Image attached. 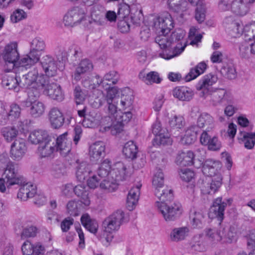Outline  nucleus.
<instances>
[{
    "label": "nucleus",
    "instance_id": "obj_6",
    "mask_svg": "<svg viewBox=\"0 0 255 255\" xmlns=\"http://www.w3.org/2000/svg\"><path fill=\"white\" fill-rule=\"evenodd\" d=\"M0 56L5 63L6 66L9 67L5 70L10 71L16 65V62L19 59L20 55L18 51V44L15 41L10 42L5 45Z\"/></svg>",
    "mask_w": 255,
    "mask_h": 255
},
{
    "label": "nucleus",
    "instance_id": "obj_35",
    "mask_svg": "<svg viewBox=\"0 0 255 255\" xmlns=\"http://www.w3.org/2000/svg\"><path fill=\"white\" fill-rule=\"evenodd\" d=\"M195 10V18L199 23L203 22L206 17V6L203 0H198Z\"/></svg>",
    "mask_w": 255,
    "mask_h": 255
},
{
    "label": "nucleus",
    "instance_id": "obj_30",
    "mask_svg": "<svg viewBox=\"0 0 255 255\" xmlns=\"http://www.w3.org/2000/svg\"><path fill=\"white\" fill-rule=\"evenodd\" d=\"M119 186V182L115 178L111 177V174L109 176L104 178L100 183V188L101 190L106 192H113L116 191Z\"/></svg>",
    "mask_w": 255,
    "mask_h": 255
},
{
    "label": "nucleus",
    "instance_id": "obj_54",
    "mask_svg": "<svg viewBox=\"0 0 255 255\" xmlns=\"http://www.w3.org/2000/svg\"><path fill=\"white\" fill-rule=\"evenodd\" d=\"M221 235L223 237L222 240H224V242L231 243L235 240L236 233L232 228L227 229H224L221 232Z\"/></svg>",
    "mask_w": 255,
    "mask_h": 255
},
{
    "label": "nucleus",
    "instance_id": "obj_33",
    "mask_svg": "<svg viewBox=\"0 0 255 255\" xmlns=\"http://www.w3.org/2000/svg\"><path fill=\"white\" fill-rule=\"evenodd\" d=\"M138 77L147 85H151L154 83L159 84L161 81L158 73L155 71H151L146 74L144 71H141L139 73Z\"/></svg>",
    "mask_w": 255,
    "mask_h": 255
},
{
    "label": "nucleus",
    "instance_id": "obj_50",
    "mask_svg": "<svg viewBox=\"0 0 255 255\" xmlns=\"http://www.w3.org/2000/svg\"><path fill=\"white\" fill-rule=\"evenodd\" d=\"M169 125L171 128H182L185 126V121L182 116L175 115L169 120Z\"/></svg>",
    "mask_w": 255,
    "mask_h": 255
},
{
    "label": "nucleus",
    "instance_id": "obj_37",
    "mask_svg": "<svg viewBox=\"0 0 255 255\" xmlns=\"http://www.w3.org/2000/svg\"><path fill=\"white\" fill-rule=\"evenodd\" d=\"M169 8L176 13L182 12L187 9L188 3L185 0H168Z\"/></svg>",
    "mask_w": 255,
    "mask_h": 255
},
{
    "label": "nucleus",
    "instance_id": "obj_60",
    "mask_svg": "<svg viewBox=\"0 0 255 255\" xmlns=\"http://www.w3.org/2000/svg\"><path fill=\"white\" fill-rule=\"evenodd\" d=\"M70 12L76 25L80 23L84 18V13L82 12L78 7L70 10Z\"/></svg>",
    "mask_w": 255,
    "mask_h": 255
},
{
    "label": "nucleus",
    "instance_id": "obj_1",
    "mask_svg": "<svg viewBox=\"0 0 255 255\" xmlns=\"http://www.w3.org/2000/svg\"><path fill=\"white\" fill-rule=\"evenodd\" d=\"M185 31L182 29L175 30L170 36L168 33H160L155 38V42L160 48L165 49L159 54V56L166 60L180 55L187 45V41L184 39Z\"/></svg>",
    "mask_w": 255,
    "mask_h": 255
},
{
    "label": "nucleus",
    "instance_id": "obj_14",
    "mask_svg": "<svg viewBox=\"0 0 255 255\" xmlns=\"http://www.w3.org/2000/svg\"><path fill=\"white\" fill-rule=\"evenodd\" d=\"M106 145L101 141H96L90 145L89 155L93 162H97L106 154Z\"/></svg>",
    "mask_w": 255,
    "mask_h": 255
},
{
    "label": "nucleus",
    "instance_id": "obj_59",
    "mask_svg": "<svg viewBox=\"0 0 255 255\" xmlns=\"http://www.w3.org/2000/svg\"><path fill=\"white\" fill-rule=\"evenodd\" d=\"M206 233V236L211 241L218 242L222 240L221 232H219L215 229H208Z\"/></svg>",
    "mask_w": 255,
    "mask_h": 255
},
{
    "label": "nucleus",
    "instance_id": "obj_18",
    "mask_svg": "<svg viewBox=\"0 0 255 255\" xmlns=\"http://www.w3.org/2000/svg\"><path fill=\"white\" fill-rule=\"evenodd\" d=\"M75 170L77 179L82 182L93 171V168L86 162L77 160L75 163Z\"/></svg>",
    "mask_w": 255,
    "mask_h": 255
},
{
    "label": "nucleus",
    "instance_id": "obj_32",
    "mask_svg": "<svg viewBox=\"0 0 255 255\" xmlns=\"http://www.w3.org/2000/svg\"><path fill=\"white\" fill-rule=\"evenodd\" d=\"M49 119L53 128H60L64 123V119L62 113L56 108L50 111Z\"/></svg>",
    "mask_w": 255,
    "mask_h": 255
},
{
    "label": "nucleus",
    "instance_id": "obj_52",
    "mask_svg": "<svg viewBox=\"0 0 255 255\" xmlns=\"http://www.w3.org/2000/svg\"><path fill=\"white\" fill-rule=\"evenodd\" d=\"M245 28L243 27V25L241 24L240 22H237L234 25L230 27V29H228L230 34L233 36L236 37L239 35L242 34L244 33L245 35L247 36V32L245 31Z\"/></svg>",
    "mask_w": 255,
    "mask_h": 255
},
{
    "label": "nucleus",
    "instance_id": "obj_44",
    "mask_svg": "<svg viewBox=\"0 0 255 255\" xmlns=\"http://www.w3.org/2000/svg\"><path fill=\"white\" fill-rule=\"evenodd\" d=\"M102 87L107 91V95L105 98L106 101H115V97L118 92L116 87H112L111 83H107L105 81H103Z\"/></svg>",
    "mask_w": 255,
    "mask_h": 255
},
{
    "label": "nucleus",
    "instance_id": "obj_17",
    "mask_svg": "<svg viewBox=\"0 0 255 255\" xmlns=\"http://www.w3.org/2000/svg\"><path fill=\"white\" fill-rule=\"evenodd\" d=\"M41 66L48 77H53L57 73V66L56 61L49 55L43 56L40 60Z\"/></svg>",
    "mask_w": 255,
    "mask_h": 255
},
{
    "label": "nucleus",
    "instance_id": "obj_53",
    "mask_svg": "<svg viewBox=\"0 0 255 255\" xmlns=\"http://www.w3.org/2000/svg\"><path fill=\"white\" fill-rule=\"evenodd\" d=\"M1 133L5 139L10 142L17 136L18 130L17 128H2Z\"/></svg>",
    "mask_w": 255,
    "mask_h": 255
},
{
    "label": "nucleus",
    "instance_id": "obj_45",
    "mask_svg": "<svg viewBox=\"0 0 255 255\" xmlns=\"http://www.w3.org/2000/svg\"><path fill=\"white\" fill-rule=\"evenodd\" d=\"M164 176L161 169H157L154 174L152 179V185L155 190L163 188L164 186Z\"/></svg>",
    "mask_w": 255,
    "mask_h": 255
},
{
    "label": "nucleus",
    "instance_id": "obj_46",
    "mask_svg": "<svg viewBox=\"0 0 255 255\" xmlns=\"http://www.w3.org/2000/svg\"><path fill=\"white\" fill-rule=\"evenodd\" d=\"M245 31L247 32V36L249 37V39L254 41V42L250 43L251 50L253 54H255V22L246 25Z\"/></svg>",
    "mask_w": 255,
    "mask_h": 255
},
{
    "label": "nucleus",
    "instance_id": "obj_29",
    "mask_svg": "<svg viewBox=\"0 0 255 255\" xmlns=\"http://www.w3.org/2000/svg\"><path fill=\"white\" fill-rule=\"evenodd\" d=\"M36 192V187L31 184H26L21 187L17 193V198L22 201H26L34 196Z\"/></svg>",
    "mask_w": 255,
    "mask_h": 255
},
{
    "label": "nucleus",
    "instance_id": "obj_12",
    "mask_svg": "<svg viewBox=\"0 0 255 255\" xmlns=\"http://www.w3.org/2000/svg\"><path fill=\"white\" fill-rule=\"evenodd\" d=\"M154 138L152 140L154 146L171 145L172 139L167 128H153Z\"/></svg>",
    "mask_w": 255,
    "mask_h": 255
},
{
    "label": "nucleus",
    "instance_id": "obj_42",
    "mask_svg": "<svg viewBox=\"0 0 255 255\" xmlns=\"http://www.w3.org/2000/svg\"><path fill=\"white\" fill-rule=\"evenodd\" d=\"M175 162L183 167L190 165L191 163V152L188 151L179 153L176 158Z\"/></svg>",
    "mask_w": 255,
    "mask_h": 255
},
{
    "label": "nucleus",
    "instance_id": "obj_9",
    "mask_svg": "<svg viewBox=\"0 0 255 255\" xmlns=\"http://www.w3.org/2000/svg\"><path fill=\"white\" fill-rule=\"evenodd\" d=\"M153 26L159 33H168L174 27V22L170 13L165 12L154 19Z\"/></svg>",
    "mask_w": 255,
    "mask_h": 255
},
{
    "label": "nucleus",
    "instance_id": "obj_41",
    "mask_svg": "<svg viewBox=\"0 0 255 255\" xmlns=\"http://www.w3.org/2000/svg\"><path fill=\"white\" fill-rule=\"evenodd\" d=\"M221 74L229 79H234L237 77V72L234 65L230 63L223 65L220 70Z\"/></svg>",
    "mask_w": 255,
    "mask_h": 255
},
{
    "label": "nucleus",
    "instance_id": "obj_28",
    "mask_svg": "<svg viewBox=\"0 0 255 255\" xmlns=\"http://www.w3.org/2000/svg\"><path fill=\"white\" fill-rule=\"evenodd\" d=\"M111 161L106 159L98 166L97 168H93V171L101 179L105 178L109 176L112 170Z\"/></svg>",
    "mask_w": 255,
    "mask_h": 255
},
{
    "label": "nucleus",
    "instance_id": "obj_43",
    "mask_svg": "<svg viewBox=\"0 0 255 255\" xmlns=\"http://www.w3.org/2000/svg\"><path fill=\"white\" fill-rule=\"evenodd\" d=\"M227 94V92L223 89H218L213 92L210 94L211 101L214 106H217L225 100V97Z\"/></svg>",
    "mask_w": 255,
    "mask_h": 255
},
{
    "label": "nucleus",
    "instance_id": "obj_21",
    "mask_svg": "<svg viewBox=\"0 0 255 255\" xmlns=\"http://www.w3.org/2000/svg\"><path fill=\"white\" fill-rule=\"evenodd\" d=\"M93 69L92 62L88 59H83L76 68L73 76L74 80L77 81L80 80L82 74L89 73Z\"/></svg>",
    "mask_w": 255,
    "mask_h": 255
},
{
    "label": "nucleus",
    "instance_id": "obj_23",
    "mask_svg": "<svg viewBox=\"0 0 255 255\" xmlns=\"http://www.w3.org/2000/svg\"><path fill=\"white\" fill-rule=\"evenodd\" d=\"M218 80V77L216 74L209 73L205 75L196 85V88L198 90H203L204 95L208 93V88L215 84Z\"/></svg>",
    "mask_w": 255,
    "mask_h": 255
},
{
    "label": "nucleus",
    "instance_id": "obj_26",
    "mask_svg": "<svg viewBox=\"0 0 255 255\" xmlns=\"http://www.w3.org/2000/svg\"><path fill=\"white\" fill-rule=\"evenodd\" d=\"M20 80V79H18L15 74L9 75L3 78L2 84L8 89L18 92L19 90V87H22Z\"/></svg>",
    "mask_w": 255,
    "mask_h": 255
},
{
    "label": "nucleus",
    "instance_id": "obj_38",
    "mask_svg": "<svg viewBox=\"0 0 255 255\" xmlns=\"http://www.w3.org/2000/svg\"><path fill=\"white\" fill-rule=\"evenodd\" d=\"M73 191L77 196L80 197L81 202L85 206L90 204V200L89 197L88 191L86 190V187L84 185L79 184L73 188Z\"/></svg>",
    "mask_w": 255,
    "mask_h": 255
},
{
    "label": "nucleus",
    "instance_id": "obj_5",
    "mask_svg": "<svg viewBox=\"0 0 255 255\" xmlns=\"http://www.w3.org/2000/svg\"><path fill=\"white\" fill-rule=\"evenodd\" d=\"M125 213L118 210L107 217L103 222L102 227L105 240L103 242L106 246H108L113 239L112 234L118 231L121 226L127 221Z\"/></svg>",
    "mask_w": 255,
    "mask_h": 255
},
{
    "label": "nucleus",
    "instance_id": "obj_51",
    "mask_svg": "<svg viewBox=\"0 0 255 255\" xmlns=\"http://www.w3.org/2000/svg\"><path fill=\"white\" fill-rule=\"evenodd\" d=\"M240 54L241 57L245 58H248L253 54L251 50L250 43L244 41L241 43L239 46Z\"/></svg>",
    "mask_w": 255,
    "mask_h": 255
},
{
    "label": "nucleus",
    "instance_id": "obj_55",
    "mask_svg": "<svg viewBox=\"0 0 255 255\" xmlns=\"http://www.w3.org/2000/svg\"><path fill=\"white\" fill-rule=\"evenodd\" d=\"M87 185L91 189H95L100 186L101 178L97 176L96 173L93 171L88 176Z\"/></svg>",
    "mask_w": 255,
    "mask_h": 255
},
{
    "label": "nucleus",
    "instance_id": "obj_48",
    "mask_svg": "<svg viewBox=\"0 0 255 255\" xmlns=\"http://www.w3.org/2000/svg\"><path fill=\"white\" fill-rule=\"evenodd\" d=\"M213 122V118L207 113H203L198 118L197 121L198 128L209 127Z\"/></svg>",
    "mask_w": 255,
    "mask_h": 255
},
{
    "label": "nucleus",
    "instance_id": "obj_20",
    "mask_svg": "<svg viewBox=\"0 0 255 255\" xmlns=\"http://www.w3.org/2000/svg\"><path fill=\"white\" fill-rule=\"evenodd\" d=\"M141 186V184H138L132 187L128 192L127 198V206L129 211L133 210L137 204Z\"/></svg>",
    "mask_w": 255,
    "mask_h": 255
},
{
    "label": "nucleus",
    "instance_id": "obj_34",
    "mask_svg": "<svg viewBox=\"0 0 255 255\" xmlns=\"http://www.w3.org/2000/svg\"><path fill=\"white\" fill-rule=\"evenodd\" d=\"M40 59L29 52L27 54L23 56L16 62L15 67H24L26 68L37 63Z\"/></svg>",
    "mask_w": 255,
    "mask_h": 255
},
{
    "label": "nucleus",
    "instance_id": "obj_27",
    "mask_svg": "<svg viewBox=\"0 0 255 255\" xmlns=\"http://www.w3.org/2000/svg\"><path fill=\"white\" fill-rule=\"evenodd\" d=\"M45 43L42 38L39 37L34 38L30 42V51L39 59L45 48Z\"/></svg>",
    "mask_w": 255,
    "mask_h": 255
},
{
    "label": "nucleus",
    "instance_id": "obj_36",
    "mask_svg": "<svg viewBox=\"0 0 255 255\" xmlns=\"http://www.w3.org/2000/svg\"><path fill=\"white\" fill-rule=\"evenodd\" d=\"M174 97L182 101H190L191 97L190 88L186 87H177L173 90Z\"/></svg>",
    "mask_w": 255,
    "mask_h": 255
},
{
    "label": "nucleus",
    "instance_id": "obj_25",
    "mask_svg": "<svg viewBox=\"0 0 255 255\" xmlns=\"http://www.w3.org/2000/svg\"><path fill=\"white\" fill-rule=\"evenodd\" d=\"M240 143H243L248 149H252L255 145V132L241 131L238 135Z\"/></svg>",
    "mask_w": 255,
    "mask_h": 255
},
{
    "label": "nucleus",
    "instance_id": "obj_8",
    "mask_svg": "<svg viewBox=\"0 0 255 255\" xmlns=\"http://www.w3.org/2000/svg\"><path fill=\"white\" fill-rule=\"evenodd\" d=\"M232 201L231 199H228L226 201H223L222 197L215 199L209 209L208 213L209 218L217 219L220 224L224 219L225 210L227 204L230 205Z\"/></svg>",
    "mask_w": 255,
    "mask_h": 255
},
{
    "label": "nucleus",
    "instance_id": "obj_31",
    "mask_svg": "<svg viewBox=\"0 0 255 255\" xmlns=\"http://www.w3.org/2000/svg\"><path fill=\"white\" fill-rule=\"evenodd\" d=\"M81 222L83 226L90 232L96 234L99 228L98 222L90 217L87 213L84 214L81 217Z\"/></svg>",
    "mask_w": 255,
    "mask_h": 255
},
{
    "label": "nucleus",
    "instance_id": "obj_64",
    "mask_svg": "<svg viewBox=\"0 0 255 255\" xmlns=\"http://www.w3.org/2000/svg\"><path fill=\"white\" fill-rule=\"evenodd\" d=\"M207 145L208 149L212 151L219 150L221 147V142L218 140V137L215 136L211 138L209 143Z\"/></svg>",
    "mask_w": 255,
    "mask_h": 255
},
{
    "label": "nucleus",
    "instance_id": "obj_47",
    "mask_svg": "<svg viewBox=\"0 0 255 255\" xmlns=\"http://www.w3.org/2000/svg\"><path fill=\"white\" fill-rule=\"evenodd\" d=\"M45 107L43 103L36 100L30 108V113L34 117H38L44 112Z\"/></svg>",
    "mask_w": 255,
    "mask_h": 255
},
{
    "label": "nucleus",
    "instance_id": "obj_19",
    "mask_svg": "<svg viewBox=\"0 0 255 255\" xmlns=\"http://www.w3.org/2000/svg\"><path fill=\"white\" fill-rule=\"evenodd\" d=\"M66 132L57 137L55 142L56 152L58 151L63 156L67 155L71 150V142L68 141Z\"/></svg>",
    "mask_w": 255,
    "mask_h": 255
},
{
    "label": "nucleus",
    "instance_id": "obj_61",
    "mask_svg": "<svg viewBox=\"0 0 255 255\" xmlns=\"http://www.w3.org/2000/svg\"><path fill=\"white\" fill-rule=\"evenodd\" d=\"M207 68V65L204 62L199 63L194 69H192V80L203 74Z\"/></svg>",
    "mask_w": 255,
    "mask_h": 255
},
{
    "label": "nucleus",
    "instance_id": "obj_16",
    "mask_svg": "<svg viewBox=\"0 0 255 255\" xmlns=\"http://www.w3.org/2000/svg\"><path fill=\"white\" fill-rule=\"evenodd\" d=\"M43 90L45 94L53 100L61 102L64 99V94L61 91V87L56 83H50L47 80L46 86Z\"/></svg>",
    "mask_w": 255,
    "mask_h": 255
},
{
    "label": "nucleus",
    "instance_id": "obj_58",
    "mask_svg": "<svg viewBox=\"0 0 255 255\" xmlns=\"http://www.w3.org/2000/svg\"><path fill=\"white\" fill-rule=\"evenodd\" d=\"M134 98L132 95H123L121 97V106L123 110L132 108Z\"/></svg>",
    "mask_w": 255,
    "mask_h": 255
},
{
    "label": "nucleus",
    "instance_id": "obj_24",
    "mask_svg": "<svg viewBox=\"0 0 255 255\" xmlns=\"http://www.w3.org/2000/svg\"><path fill=\"white\" fill-rule=\"evenodd\" d=\"M250 6L247 0H234L232 11L237 15L244 16L249 11Z\"/></svg>",
    "mask_w": 255,
    "mask_h": 255
},
{
    "label": "nucleus",
    "instance_id": "obj_40",
    "mask_svg": "<svg viewBox=\"0 0 255 255\" xmlns=\"http://www.w3.org/2000/svg\"><path fill=\"white\" fill-rule=\"evenodd\" d=\"M102 78L98 75H96L92 80L87 77L83 79L82 82L83 86L90 90L95 89L100 85H102Z\"/></svg>",
    "mask_w": 255,
    "mask_h": 255
},
{
    "label": "nucleus",
    "instance_id": "obj_3",
    "mask_svg": "<svg viewBox=\"0 0 255 255\" xmlns=\"http://www.w3.org/2000/svg\"><path fill=\"white\" fill-rule=\"evenodd\" d=\"M221 167L222 164L218 160L208 159L204 162L202 166V172L205 175L212 177L211 182L207 184L201 189L204 194H214L220 187L222 177L219 171Z\"/></svg>",
    "mask_w": 255,
    "mask_h": 255
},
{
    "label": "nucleus",
    "instance_id": "obj_63",
    "mask_svg": "<svg viewBox=\"0 0 255 255\" xmlns=\"http://www.w3.org/2000/svg\"><path fill=\"white\" fill-rule=\"evenodd\" d=\"M21 109L19 106L15 104H13L10 106V110L8 114V119L12 120L18 118L20 114Z\"/></svg>",
    "mask_w": 255,
    "mask_h": 255
},
{
    "label": "nucleus",
    "instance_id": "obj_4",
    "mask_svg": "<svg viewBox=\"0 0 255 255\" xmlns=\"http://www.w3.org/2000/svg\"><path fill=\"white\" fill-rule=\"evenodd\" d=\"M47 80V78L43 75L39 74L36 68H33L23 75L20 82L22 87L26 88L27 91H29L30 97L34 94L36 97L45 87Z\"/></svg>",
    "mask_w": 255,
    "mask_h": 255
},
{
    "label": "nucleus",
    "instance_id": "obj_13",
    "mask_svg": "<svg viewBox=\"0 0 255 255\" xmlns=\"http://www.w3.org/2000/svg\"><path fill=\"white\" fill-rule=\"evenodd\" d=\"M56 152L55 141L50 136L39 145L37 152L41 158L53 157Z\"/></svg>",
    "mask_w": 255,
    "mask_h": 255
},
{
    "label": "nucleus",
    "instance_id": "obj_2",
    "mask_svg": "<svg viewBox=\"0 0 255 255\" xmlns=\"http://www.w3.org/2000/svg\"><path fill=\"white\" fill-rule=\"evenodd\" d=\"M155 196L160 201H156L155 206L167 222L174 221L178 219L182 214L183 209L178 202H175L170 206L165 202L170 201L173 198V191L167 186L155 190Z\"/></svg>",
    "mask_w": 255,
    "mask_h": 255
},
{
    "label": "nucleus",
    "instance_id": "obj_56",
    "mask_svg": "<svg viewBox=\"0 0 255 255\" xmlns=\"http://www.w3.org/2000/svg\"><path fill=\"white\" fill-rule=\"evenodd\" d=\"M119 79L118 73L115 71H111L105 75L102 81H105L107 83H111V85H113L117 83Z\"/></svg>",
    "mask_w": 255,
    "mask_h": 255
},
{
    "label": "nucleus",
    "instance_id": "obj_49",
    "mask_svg": "<svg viewBox=\"0 0 255 255\" xmlns=\"http://www.w3.org/2000/svg\"><path fill=\"white\" fill-rule=\"evenodd\" d=\"M67 211L71 216H77L80 213V204L74 200L70 201L67 204Z\"/></svg>",
    "mask_w": 255,
    "mask_h": 255
},
{
    "label": "nucleus",
    "instance_id": "obj_62",
    "mask_svg": "<svg viewBox=\"0 0 255 255\" xmlns=\"http://www.w3.org/2000/svg\"><path fill=\"white\" fill-rule=\"evenodd\" d=\"M74 94L77 104H81L84 101L86 94L82 91L80 86H77L75 87L74 90Z\"/></svg>",
    "mask_w": 255,
    "mask_h": 255
},
{
    "label": "nucleus",
    "instance_id": "obj_15",
    "mask_svg": "<svg viewBox=\"0 0 255 255\" xmlns=\"http://www.w3.org/2000/svg\"><path fill=\"white\" fill-rule=\"evenodd\" d=\"M190 231L189 225L174 228L170 232L169 240L175 243L183 241L189 237Z\"/></svg>",
    "mask_w": 255,
    "mask_h": 255
},
{
    "label": "nucleus",
    "instance_id": "obj_57",
    "mask_svg": "<svg viewBox=\"0 0 255 255\" xmlns=\"http://www.w3.org/2000/svg\"><path fill=\"white\" fill-rule=\"evenodd\" d=\"M130 5L126 2L120 3L118 5L117 15L121 18H125L129 14Z\"/></svg>",
    "mask_w": 255,
    "mask_h": 255
},
{
    "label": "nucleus",
    "instance_id": "obj_7",
    "mask_svg": "<svg viewBox=\"0 0 255 255\" xmlns=\"http://www.w3.org/2000/svg\"><path fill=\"white\" fill-rule=\"evenodd\" d=\"M2 177L5 179L7 187L21 184L23 182V178L19 173L18 165L11 161L6 164Z\"/></svg>",
    "mask_w": 255,
    "mask_h": 255
},
{
    "label": "nucleus",
    "instance_id": "obj_39",
    "mask_svg": "<svg viewBox=\"0 0 255 255\" xmlns=\"http://www.w3.org/2000/svg\"><path fill=\"white\" fill-rule=\"evenodd\" d=\"M138 148L133 141H128L124 146L123 152L127 158L134 159L136 157Z\"/></svg>",
    "mask_w": 255,
    "mask_h": 255
},
{
    "label": "nucleus",
    "instance_id": "obj_22",
    "mask_svg": "<svg viewBox=\"0 0 255 255\" xmlns=\"http://www.w3.org/2000/svg\"><path fill=\"white\" fill-rule=\"evenodd\" d=\"M50 136L42 128L34 129L31 130L28 136V141L32 144H39L44 141Z\"/></svg>",
    "mask_w": 255,
    "mask_h": 255
},
{
    "label": "nucleus",
    "instance_id": "obj_10",
    "mask_svg": "<svg viewBox=\"0 0 255 255\" xmlns=\"http://www.w3.org/2000/svg\"><path fill=\"white\" fill-rule=\"evenodd\" d=\"M110 174L111 177L119 182L127 180L131 174V170L129 165L120 161L114 164Z\"/></svg>",
    "mask_w": 255,
    "mask_h": 255
},
{
    "label": "nucleus",
    "instance_id": "obj_11",
    "mask_svg": "<svg viewBox=\"0 0 255 255\" xmlns=\"http://www.w3.org/2000/svg\"><path fill=\"white\" fill-rule=\"evenodd\" d=\"M26 151L25 141L20 138L15 140L11 145L10 156L13 160L19 161L24 157Z\"/></svg>",
    "mask_w": 255,
    "mask_h": 255
}]
</instances>
